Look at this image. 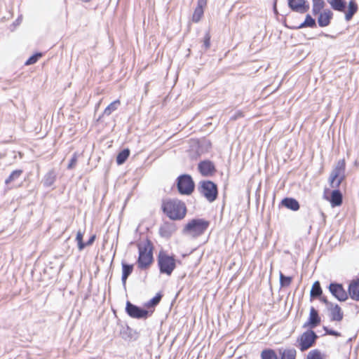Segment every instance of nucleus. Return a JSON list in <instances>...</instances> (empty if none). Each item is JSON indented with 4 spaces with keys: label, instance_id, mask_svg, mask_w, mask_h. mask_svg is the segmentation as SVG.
Instances as JSON below:
<instances>
[{
    "label": "nucleus",
    "instance_id": "41",
    "mask_svg": "<svg viewBox=\"0 0 359 359\" xmlns=\"http://www.w3.org/2000/svg\"><path fill=\"white\" fill-rule=\"evenodd\" d=\"M95 239V236H91L90 238V239L88 240V241L86 243H85L86 246L92 245Z\"/></svg>",
    "mask_w": 359,
    "mask_h": 359
},
{
    "label": "nucleus",
    "instance_id": "39",
    "mask_svg": "<svg viewBox=\"0 0 359 359\" xmlns=\"http://www.w3.org/2000/svg\"><path fill=\"white\" fill-rule=\"evenodd\" d=\"M161 296L160 294H158L153 297L149 302V306H155L158 304L161 300Z\"/></svg>",
    "mask_w": 359,
    "mask_h": 359
},
{
    "label": "nucleus",
    "instance_id": "33",
    "mask_svg": "<svg viewBox=\"0 0 359 359\" xmlns=\"http://www.w3.org/2000/svg\"><path fill=\"white\" fill-rule=\"evenodd\" d=\"M22 170H15L11 172L10 176L5 180L6 184H8L11 182L15 181V180L18 179L20 176L22 175Z\"/></svg>",
    "mask_w": 359,
    "mask_h": 359
},
{
    "label": "nucleus",
    "instance_id": "29",
    "mask_svg": "<svg viewBox=\"0 0 359 359\" xmlns=\"http://www.w3.org/2000/svg\"><path fill=\"white\" fill-rule=\"evenodd\" d=\"M129 154H130V150L128 149H123V151H121L118 154V156L116 157L117 164L118 165L123 164L126 161L128 157L129 156Z\"/></svg>",
    "mask_w": 359,
    "mask_h": 359
},
{
    "label": "nucleus",
    "instance_id": "12",
    "mask_svg": "<svg viewBox=\"0 0 359 359\" xmlns=\"http://www.w3.org/2000/svg\"><path fill=\"white\" fill-rule=\"evenodd\" d=\"M320 323V318L318 316V311L311 307L310 309L309 318L306 323L303 325V327L314 328L318 326Z\"/></svg>",
    "mask_w": 359,
    "mask_h": 359
},
{
    "label": "nucleus",
    "instance_id": "17",
    "mask_svg": "<svg viewBox=\"0 0 359 359\" xmlns=\"http://www.w3.org/2000/svg\"><path fill=\"white\" fill-rule=\"evenodd\" d=\"M330 316L332 320L340 321L343 318V313L341 308L337 305H332L330 304Z\"/></svg>",
    "mask_w": 359,
    "mask_h": 359
},
{
    "label": "nucleus",
    "instance_id": "14",
    "mask_svg": "<svg viewBox=\"0 0 359 359\" xmlns=\"http://www.w3.org/2000/svg\"><path fill=\"white\" fill-rule=\"evenodd\" d=\"M198 170L204 176L212 175L215 172L213 163L210 161H204L198 164Z\"/></svg>",
    "mask_w": 359,
    "mask_h": 359
},
{
    "label": "nucleus",
    "instance_id": "42",
    "mask_svg": "<svg viewBox=\"0 0 359 359\" xmlns=\"http://www.w3.org/2000/svg\"><path fill=\"white\" fill-rule=\"evenodd\" d=\"M22 21V16L18 17V18L14 22L15 25H19Z\"/></svg>",
    "mask_w": 359,
    "mask_h": 359
},
{
    "label": "nucleus",
    "instance_id": "3",
    "mask_svg": "<svg viewBox=\"0 0 359 359\" xmlns=\"http://www.w3.org/2000/svg\"><path fill=\"white\" fill-rule=\"evenodd\" d=\"M209 222L202 219H194L189 221L183 229L184 234L191 237H197L203 234L208 227Z\"/></svg>",
    "mask_w": 359,
    "mask_h": 359
},
{
    "label": "nucleus",
    "instance_id": "8",
    "mask_svg": "<svg viewBox=\"0 0 359 359\" xmlns=\"http://www.w3.org/2000/svg\"><path fill=\"white\" fill-rule=\"evenodd\" d=\"M201 193L210 202L214 201L217 195V189L215 183L211 181L201 182Z\"/></svg>",
    "mask_w": 359,
    "mask_h": 359
},
{
    "label": "nucleus",
    "instance_id": "26",
    "mask_svg": "<svg viewBox=\"0 0 359 359\" xmlns=\"http://www.w3.org/2000/svg\"><path fill=\"white\" fill-rule=\"evenodd\" d=\"M316 26V20L309 15H306L305 20L298 26V29L304 27H315Z\"/></svg>",
    "mask_w": 359,
    "mask_h": 359
},
{
    "label": "nucleus",
    "instance_id": "44",
    "mask_svg": "<svg viewBox=\"0 0 359 359\" xmlns=\"http://www.w3.org/2000/svg\"><path fill=\"white\" fill-rule=\"evenodd\" d=\"M81 1H83V2L87 3V2H89L90 0H81Z\"/></svg>",
    "mask_w": 359,
    "mask_h": 359
},
{
    "label": "nucleus",
    "instance_id": "24",
    "mask_svg": "<svg viewBox=\"0 0 359 359\" xmlns=\"http://www.w3.org/2000/svg\"><path fill=\"white\" fill-rule=\"evenodd\" d=\"M331 203L332 206L340 205L342 203V196L339 190H334L331 195Z\"/></svg>",
    "mask_w": 359,
    "mask_h": 359
},
{
    "label": "nucleus",
    "instance_id": "38",
    "mask_svg": "<svg viewBox=\"0 0 359 359\" xmlns=\"http://www.w3.org/2000/svg\"><path fill=\"white\" fill-rule=\"evenodd\" d=\"M76 162H77V156H76V154H74L73 155L72 158H71L69 163L67 165V168L72 169L73 168H74V166L76 164Z\"/></svg>",
    "mask_w": 359,
    "mask_h": 359
},
{
    "label": "nucleus",
    "instance_id": "10",
    "mask_svg": "<svg viewBox=\"0 0 359 359\" xmlns=\"http://www.w3.org/2000/svg\"><path fill=\"white\" fill-rule=\"evenodd\" d=\"M289 8L294 12L304 13L309 10L310 6L306 0H287Z\"/></svg>",
    "mask_w": 359,
    "mask_h": 359
},
{
    "label": "nucleus",
    "instance_id": "7",
    "mask_svg": "<svg viewBox=\"0 0 359 359\" xmlns=\"http://www.w3.org/2000/svg\"><path fill=\"white\" fill-rule=\"evenodd\" d=\"M317 337L316 334L312 330L304 332L297 339L300 350L304 351L309 349L313 346Z\"/></svg>",
    "mask_w": 359,
    "mask_h": 359
},
{
    "label": "nucleus",
    "instance_id": "1",
    "mask_svg": "<svg viewBox=\"0 0 359 359\" xmlns=\"http://www.w3.org/2000/svg\"><path fill=\"white\" fill-rule=\"evenodd\" d=\"M163 210L171 219L177 220L184 218L187 208L185 204L178 200H169L163 202Z\"/></svg>",
    "mask_w": 359,
    "mask_h": 359
},
{
    "label": "nucleus",
    "instance_id": "25",
    "mask_svg": "<svg viewBox=\"0 0 359 359\" xmlns=\"http://www.w3.org/2000/svg\"><path fill=\"white\" fill-rule=\"evenodd\" d=\"M56 179V174L54 170L49 171L44 177L43 184L46 187H50Z\"/></svg>",
    "mask_w": 359,
    "mask_h": 359
},
{
    "label": "nucleus",
    "instance_id": "13",
    "mask_svg": "<svg viewBox=\"0 0 359 359\" xmlns=\"http://www.w3.org/2000/svg\"><path fill=\"white\" fill-rule=\"evenodd\" d=\"M206 5L207 0H198L197 6L194 11L191 18L194 22L197 23L201 20L204 13V8Z\"/></svg>",
    "mask_w": 359,
    "mask_h": 359
},
{
    "label": "nucleus",
    "instance_id": "5",
    "mask_svg": "<svg viewBox=\"0 0 359 359\" xmlns=\"http://www.w3.org/2000/svg\"><path fill=\"white\" fill-rule=\"evenodd\" d=\"M160 272L170 276L175 268V260L172 257L160 253L158 259Z\"/></svg>",
    "mask_w": 359,
    "mask_h": 359
},
{
    "label": "nucleus",
    "instance_id": "11",
    "mask_svg": "<svg viewBox=\"0 0 359 359\" xmlns=\"http://www.w3.org/2000/svg\"><path fill=\"white\" fill-rule=\"evenodd\" d=\"M329 290L332 294L340 302H344L348 299V294L341 284L331 283Z\"/></svg>",
    "mask_w": 359,
    "mask_h": 359
},
{
    "label": "nucleus",
    "instance_id": "2",
    "mask_svg": "<svg viewBox=\"0 0 359 359\" xmlns=\"http://www.w3.org/2000/svg\"><path fill=\"white\" fill-rule=\"evenodd\" d=\"M139 257L137 260L138 267L144 269L149 267L153 262V247L149 241H146L138 244Z\"/></svg>",
    "mask_w": 359,
    "mask_h": 359
},
{
    "label": "nucleus",
    "instance_id": "31",
    "mask_svg": "<svg viewBox=\"0 0 359 359\" xmlns=\"http://www.w3.org/2000/svg\"><path fill=\"white\" fill-rule=\"evenodd\" d=\"M120 105V100H116L111 102L110 104L107 106V107L104 109V114L107 116H109L113 111L116 110Z\"/></svg>",
    "mask_w": 359,
    "mask_h": 359
},
{
    "label": "nucleus",
    "instance_id": "30",
    "mask_svg": "<svg viewBox=\"0 0 359 359\" xmlns=\"http://www.w3.org/2000/svg\"><path fill=\"white\" fill-rule=\"evenodd\" d=\"M262 359H278V356L273 349H264L261 353Z\"/></svg>",
    "mask_w": 359,
    "mask_h": 359
},
{
    "label": "nucleus",
    "instance_id": "23",
    "mask_svg": "<svg viewBox=\"0 0 359 359\" xmlns=\"http://www.w3.org/2000/svg\"><path fill=\"white\" fill-rule=\"evenodd\" d=\"M133 265L127 264H122V277L121 280L123 282V284L125 285L126 283V280L128 277L133 272Z\"/></svg>",
    "mask_w": 359,
    "mask_h": 359
},
{
    "label": "nucleus",
    "instance_id": "27",
    "mask_svg": "<svg viewBox=\"0 0 359 359\" xmlns=\"http://www.w3.org/2000/svg\"><path fill=\"white\" fill-rule=\"evenodd\" d=\"M313 1V8L312 13L313 15H317L320 13V11L325 6V2L323 0H312Z\"/></svg>",
    "mask_w": 359,
    "mask_h": 359
},
{
    "label": "nucleus",
    "instance_id": "6",
    "mask_svg": "<svg viewBox=\"0 0 359 359\" xmlns=\"http://www.w3.org/2000/svg\"><path fill=\"white\" fill-rule=\"evenodd\" d=\"M178 191L182 194L189 195L194 189V183L189 175H183L177 179Z\"/></svg>",
    "mask_w": 359,
    "mask_h": 359
},
{
    "label": "nucleus",
    "instance_id": "37",
    "mask_svg": "<svg viewBox=\"0 0 359 359\" xmlns=\"http://www.w3.org/2000/svg\"><path fill=\"white\" fill-rule=\"evenodd\" d=\"M203 46L205 49H208L210 46V35L209 32H206L203 38Z\"/></svg>",
    "mask_w": 359,
    "mask_h": 359
},
{
    "label": "nucleus",
    "instance_id": "19",
    "mask_svg": "<svg viewBox=\"0 0 359 359\" xmlns=\"http://www.w3.org/2000/svg\"><path fill=\"white\" fill-rule=\"evenodd\" d=\"M332 9L339 12H344L346 9L345 0H327Z\"/></svg>",
    "mask_w": 359,
    "mask_h": 359
},
{
    "label": "nucleus",
    "instance_id": "15",
    "mask_svg": "<svg viewBox=\"0 0 359 359\" xmlns=\"http://www.w3.org/2000/svg\"><path fill=\"white\" fill-rule=\"evenodd\" d=\"M333 13L329 9L325 10L319 14L318 18V25L321 27H327L330 25V20L332 18Z\"/></svg>",
    "mask_w": 359,
    "mask_h": 359
},
{
    "label": "nucleus",
    "instance_id": "35",
    "mask_svg": "<svg viewBox=\"0 0 359 359\" xmlns=\"http://www.w3.org/2000/svg\"><path fill=\"white\" fill-rule=\"evenodd\" d=\"M292 278L290 276H284L281 272L280 273V283L282 287H287L290 285Z\"/></svg>",
    "mask_w": 359,
    "mask_h": 359
},
{
    "label": "nucleus",
    "instance_id": "32",
    "mask_svg": "<svg viewBox=\"0 0 359 359\" xmlns=\"http://www.w3.org/2000/svg\"><path fill=\"white\" fill-rule=\"evenodd\" d=\"M42 55L43 54L41 53H36L24 62V65L28 66L35 64L42 57Z\"/></svg>",
    "mask_w": 359,
    "mask_h": 359
},
{
    "label": "nucleus",
    "instance_id": "20",
    "mask_svg": "<svg viewBox=\"0 0 359 359\" xmlns=\"http://www.w3.org/2000/svg\"><path fill=\"white\" fill-rule=\"evenodd\" d=\"M280 359H295L297 351L294 348L280 349Z\"/></svg>",
    "mask_w": 359,
    "mask_h": 359
},
{
    "label": "nucleus",
    "instance_id": "16",
    "mask_svg": "<svg viewBox=\"0 0 359 359\" xmlns=\"http://www.w3.org/2000/svg\"><path fill=\"white\" fill-rule=\"evenodd\" d=\"M348 292L351 299L359 301V278L351 282Z\"/></svg>",
    "mask_w": 359,
    "mask_h": 359
},
{
    "label": "nucleus",
    "instance_id": "22",
    "mask_svg": "<svg viewBox=\"0 0 359 359\" xmlns=\"http://www.w3.org/2000/svg\"><path fill=\"white\" fill-rule=\"evenodd\" d=\"M175 229L173 224H164L160 228V233L162 236L169 237L175 231Z\"/></svg>",
    "mask_w": 359,
    "mask_h": 359
},
{
    "label": "nucleus",
    "instance_id": "9",
    "mask_svg": "<svg viewBox=\"0 0 359 359\" xmlns=\"http://www.w3.org/2000/svg\"><path fill=\"white\" fill-rule=\"evenodd\" d=\"M126 310L127 313L134 318H146L149 313L148 311L142 309L130 302H127Z\"/></svg>",
    "mask_w": 359,
    "mask_h": 359
},
{
    "label": "nucleus",
    "instance_id": "40",
    "mask_svg": "<svg viewBox=\"0 0 359 359\" xmlns=\"http://www.w3.org/2000/svg\"><path fill=\"white\" fill-rule=\"evenodd\" d=\"M325 331H326V333L328 334L333 335V336H340V333H339L334 330L325 329Z\"/></svg>",
    "mask_w": 359,
    "mask_h": 359
},
{
    "label": "nucleus",
    "instance_id": "43",
    "mask_svg": "<svg viewBox=\"0 0 359 359\" xmlns=\"http://www.w3.org/2000/svg\"><path fill=\"white\" fill-rule=\"evenodd\" d=\"M322 301H323L325 304H327V305L330 306V303H328L327 299H325V298H322L321 299Z\"/></svg>",
    "mask_w": 359,
    "mask_h": 359
},
{
    "label": "nucleus",
    "instance_id": "34",
    "mask_svg": "<svg viewBox=\"0 0 359 359\" xmlns=\"http://www.w3.org/2000/svg\"><path fill=\"white\" fill-rule=\"evenodd\" d=\"M83 233L81 231H79L76 233V241L78 243V248L79 251L83 250L86 247V244L83 242Z\"/></svg>",
    "mask_w": 359,
    "mask_h": 359
},
{
    "label": "nucleus",
    "instance_id": "36",
    "mask_svg": "<svg viewBox=\"0 0 359 359\" xmlns=\"http://www.w3.org/2000/svg\"><path fill=\"white\" fill-rule=\"evenodd\" d=\"M306 359H323L321 353L318 350H313L309 353Z\"/></svg>",
    "mask_w": 359,
    "mask_h": 359
},
{
    "label": "nucleus",
    "instance_id": "4",
    "mask_svg": "<svg viewBox=\"0 0 359 359\" xmlns=\"http://www.w3.org/2000/svg\"><path fill=\"white\" fill-rule=\"evenodd\" d=\"M345 161L339 160L330 176V183L332 187H338L345 177Z\"/></svg>",
    "mask_w": 359,
    "mask_h": 359
},
{
    "label": "nucleus",
    "instance_id": "21",
    "mask_svg": "<svg viewBox=\"0 0 359 359\" xmlns=\"http://www.w3.org/2000/svg\"><path fill=\"white\" fill-rule=\"evenodd\" d=\"M358 11V5L354 0L349 1L348 6V11L346 13L345 19L346 21H349L352 19L353 16Z\"/></svg>",
    "mask_w": 359,
    "mask_h": 359
},
{
    "label": "nucleus",
    "instance_id": "18",
    "mask_svg": "<svg viewBox=\"0 0 359 359\" xmlns=\"http://www.w3.org/2000/svg\"><path fill=\"white\" fill-rule=\"evenodd\" d=\"M282 205L286 207L288 209H290L293 211H297L299 209V204L298 201L292 198H285L282 202Z\"/></svg>",
    "mask_w": 359,
    "mask_h": 359
},
{
    "label": "nucleus",
    "instance_id": "28",
    "mask_svg": "<svg viewBox=\"0 0 359 359\" xmlns=\"http://www.w3.org/2000/svg\"><path fill=\"white\" fill-rule=\"evenodd\" d=\"M322 294V289L318 281H316L311 287L310 294L311 297H318Z\"/></svg>",
    "mask_w": 359,
    "mask_h": 359
}]
</instances>
